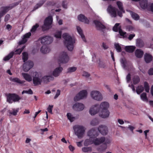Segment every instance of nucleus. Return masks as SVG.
<instances>
[{"label":"nucleus","mask_w":153,"mask_h":153,"mask_svg":"<svg viewBox=\"0 0 153 153\" xmlns=\"http://www.w3.org/2000/svg\"><path fill=\"white\" fill-rule=\"evenodd\" d=\"M62 37L64 39V44L68 50L70 51H72L74 48V44L75 42L74 39L67 33H64Z\"/></svg>","instance_id":"nucleus-1"},{"label":"nucleus","mask_w":153,"mask_h":153,"mask_svg":"<svg viewBox=\"0 0 153 153\" xmlns=\"http://www.w3.org/2000/svg\"><path fill=\"white\" fill-rule=\"evenodd\" d=\"M75 134L79 138H81L83 137L85 130V128L82 126L76 125L73 127Z\"/></svg>","instance_id":"nucleus-2"},{"label":"nucleus","mask_w":153,"mask_h":153,"mask_svg":"<svg viewBox=\"0 0 153 153\" xmlns=\"http://www.w3.org/2000/svg\"><path fill=\"white\" fill-rule=\"evenodd\" d=\"M53 21V17L52 16H49L47 17L45 19L44 24L42 27V30L43 31H45L50 28Z\"/></svg>","instance_id":"nucleus-3"},{"label":"nucleus","mask_w":153,"mask_h":153,"mask_svg":"<svg viewBox=\"0 0 153 153\" xmlns=\"http://www.w3.org/2000/svg\"><path fill=\"white\" fill-rule=\"evenodd\" d=\"M70 60V58L67 53L63 52L60 53L57 59L59 64H66Z\"/></svg>","instance_id":"nucleus-4"},{"label":"nucleus","mask_w":153,"mask_h":153,"mask_svg":"<svg viewBox=\"0 0 153 153\" xmlns=\"http://www.w3.org/2000/svg\"><path fill=\"white\" fill-rule=\"evenodd\" d=\"M91 98L94 100L97 101H102L103 97L101 93L97 90L92 91L90 94Z\"/></svg>","instance_id":"nucleus-5"},{"label":"nucleus","mask_w":153,"mask_h":153,"mask_svg":"<svg viewBox=\"0 0 153 153\" xmlns=\"http://www.w3.org/2000/svg\"><path fill=\"white\" fill-rule=\"evenodd\" d=\"M33 84L35 85H38L41 84L42 82V77L40 74L36 72H34L33 74Z\"/></svg>","instance_id":"nucleus-6"},{"label":"nucleus","mask_w":153,"mask_h":153,"mask_svg":"<svg viewBox=\"0 0 153 153\" xmlns=\"http://www.w3.org/2000/svg\"><path fill=\"white\" fill-rule=\"evenodd\" d=\"M20 99V97L15 94H9L7 97V101L10 103L18 102Z\"/></svg>","instance_id":"nucleus-7"},{"label":"nucleus","mask_w":153,"mask_h":153,"mask_svg":"<svg viewBox=\"0 0 153 153\" xmlns=\"http://www.w3.org/2000/svg\"><path fill=\"white\" fill-rule=\"evenodd\" d=\"M87 92L85 90H83L79 92L74 98V100L77 101L86 98L87 96Z\"/></svg>","instance_id":"nucleus-8"},{"label":"nucleus","mask_w":153,"mask_h":153,"mask_svg":"<svg viewBox=\"0 0 153 153\" xmlns=\"http://www.w3.org/2000/svg\"><path fill=\"white\" fill-rule=\"evenodd\" d=\"M40 42L43 44H50L53 41V38L49 36H46L42 37L39 40Z\"/></svg>","instance_id":"nucleus-9"},{"label":"nucleus","mask_w":153,"mask_h":153,"mask_svg":"<svg viewBox=\"0 0 153 153\" xmlns=\"http://www.w3.org/2000/svg\"><path fill=\"white\" fill-rule=\"evenodd\" d=\"M119 25L120 23L116 24L113 27V30L115 32L119 31L120 36H122V37L123 38L126 37V32H123L121 29L120 27L119 26Z\"/></svg>","instance_id":"nucleus-10"},{"label":"nucleus","mask_w":153,"mask_h":153,"mask_svg":"<svg viewBox=\"0 0 153 153\" xmlns=\"http://www.w3.org/2000/svg\"><path fill=\"white\" fill-rule=\"evenodd\" d=\"M84 105L81 102H76L73 105V109L75 111H82L85 108Z\"/></svg>","instance_id":"nucleus-11"},{"label":"nucleus","mask_w":153,"mask_h":153,"mask_svg":"<svg viewBox=\"0 0 153 153\" xmlns=\"http://www.w3.org/2000/svg\"><path fill=\"white\" fill-rule=\"evenodd\" d=\"M110 113L108 109L100 110L99 112V116L102 118L106 119L109 117Z\"/></svg>","instance_id":"nucleus-12"},{"label":"nucleus","mask_w":153,"mask_h":153,"mask_svg":"<svg viewBox=\"0 0 153 153\" xmlns=\"http://www.w3.org/2000/svg\"><path fill=\"white\" fill-rule=\"evenodd\" d=\"M99 20L100 21L98 20H94V23L96 26L97 29L99 30H102L105 28V27L102 23V22L101 18L99 17Z\"/></svg>","instance_id":"nucleus-13"},{"label":"nucleus","mask_w":153,"mask_h":153,"mask_svg":"<svg viewBox=\"0 0 153 153\" xmlns=\"http://www.w3.org/2000/svg\"><path fill=\"white\" fill-rule=\"evenodd\" d=\"M117 9L111 5H109L107 9V11L112 17H115L117 16Z\"/></svg>","instance_id":"nucleus-14"},{"label":"nucleus","mask_w":153,"mask_h":153,"mask_svg":"<svg viewBox=\"0 0 153 153\" xmlns=\"http://www.w3.org/2000/svg\"><path fill=\"white\" fill-rule=\"evenodd\" d=\"M139 8L141 9H147L149 6L148 0H140Z\"/></svg>","instance_id":"nucleus-15"},{"label":"nucleus","mask_w":153,"mask_h":153,"mask_svg":"<svg viewBox=\"0 0 153 153\" xmlns=\"http://www.w3.org/2000/svg\"><path fill=\"white\" fill-rule=\"evenodd\" d=\"M98 105L97 104H96L92 106L90 108L89 112L92 116L94 115L99 112V109H97V107Z\"/></svg>","instance_id":"nucleus-16"},{"label":"nucleus","mask_w":153,"mask_h":153,"mask_svg":"<svg viewBox=\"0 0 153 153\" xmlns=\"http://www.w3.org/2000/svg\"><path fill=\"white\" fill-rule=\"evenodd\" d=\"M87 135L93 139L98 135V133L95 128H92L87 133Z\"/></svg>","instance_id":"nucleus-17"},{"label":"nucleus","mask_w":153,"mask_h":153,"mask_svg":"<svg viewBox=\"0 0 153 153\" xmlns=\"http://www.w3.org/2000/svg\"><path fill=\"white\" fill-rule=\"evenodd\" d=\"M33 62L30 61H28L24 64L23 69L25 71L27 72L33 67Z\"/></svg>","instance_id":"nucleus-18"},{"label":"nucleus","mask_w":153,"mask_h":153,"mask_svg":"<svg viewBox=\"0 0 153 153\" xmlns=\"http://www.w3.org/2000/svg\"><path fill=\"white\" fill-rule=\"evenodd\" d=\"M63 70V68L60 66L56 68L52 71V75L55 77L59 76Z\"/></svg>","instance_id":"nucleus-19"},{"label":"nucleus","mask_w":153,"mask_h":153,"mask_svg":"<svg viewBox=\"0 0 153 153\" xmlns=\"http://www.w3.org/2000/svg\"><path fill=\"white\" fill-rule=\"evenodd\" d=\"M109 107V104L107 102H102L100 103L99 105V111L108 109Z\"/></svg>","instance_id":"nucleus-20"},{"label":"nucleus","mask_w":153,"mask_h":153,"mask_svg":"<svg viewBox=\"0 0 153 153\" xmlns=\"http://www.w3.org/2000/svg\"><path fill=\"white\" fill-rule=\"evenodd\" d=\"M117 5L118 6L120 11L117 12L118 15L120 17L122 16V13H124L125 11L123 9L122 3L120 1H117L116 3Z\"/></svg>","instance_id":"nucleus-21"},{"label":"nucleus","mask_w":153,"mask_h":153,"mask_svg":"<svg viewBox=\"0 0 153 153\" xmlns=\"http://www.w3.org/2000/svg\"><path fill=\"white\" fill-rule=\"evenodd\" d=\"M98 129L99 131L103 135H105L108 133V128L105 126L100 125Z\"/></svg>","instance_id":"nucleus-22"},{"label":"nucleus","mask_w":153,"mask_h":153,"mask_svg":"<svg viewBox=\"0 0 153 153\" xmlns=\"http://www.w3.org/2000/svg\"><path fill=\"white\" fill-rule=\"evenodd\" d=\"M77 19L78 21L85 23L87 24L89 23V20L83 14H80L79 15L77 16Z\"/></svg>","instance_id":"nucleus-23"},{"label":"nucleus","mask_w":153,"mask_h":153,"mask_svg":"<svg viewBox=\"0 0 153 153\" xmlns=\"http://www.w3.org/2000/svg\"><path fill=\"white\" fill-rule=\"evenodd\" d=\"M104 137H102L100 138H96L93 139V143L95 145H98L103 143L104 142Z\"/></svg>","instance_id":"nucleus-24"},{"label":"nucleus","mask_w":153,"mask_h":153,"mask_svg":"<svg viewBox=\"0 0 153 153\" xmlns=\"http://www.w3.org/2000/svg\"><path fill=\"white\" fill-rule=\"evenodd\" d=\"M40 51L42 53L44 54H46L50 52L51 49L50 48L47 46L43 45L41 48Z\"/></svg>","instance_id":"nucleus-25"},{"label":"nucleus","mask_w":153,"mask_h":153,"mask_svg":"<svg viewBox=\"0 0 153 153\" xmlns=\"http://www.w3.org/2000/svg\"><path fill=\"white\" fill-rule=\"evenodd\" d=\"M31 35V33L30 32L25 34L23 36L22 40L19 42V44L21 45L26 42L27 41V39L29 38Z\"/></svg>","instance_id":"nucleus-26"},{"label":"nucleus","mask_w":153,"mask_h":153,"mask_svg":"<svg viewBox=\"0 0 153 153\" xmlns=\"http://www.w3.org/2000/svg\"><path fill=\"white\" fill-rule=\"evenodd\" d=\"M144 54L143 51L140 49H137L136 50L135 52V56L138 58H141Z\"/></svg>","instance_id":"nucleus-27"},{"label":"nucleus","mask_w":153,"mask_h":153,"mask_svg":"<svg viewBox=\"0 0 153 153\" xmlns=\"http://www.w3.org/2000/svg\"><path fill=\"white\" fill-rule=\"evenodd\" d=\"M10 80L13 82H15L18 83L19 84L21 85H23L24 83L25 82V81L21 80L19 78H18L11 77L10 78Z\"/></svg>","instance_id":"nucleus-28"},{"label":"nucleus","mask_w":153,"mask_h":153,"mask_svg":"<svg viewBox=\"0 0 153 153\" xmlns=\"http://www.w3.org/2000/svg\"><path fill=\"white\" fill-rule=\"evenodd\" d=\"M136 48L134 46H126L125 47L124 49L127 52L129 53L133 52Z\"/></svg>","instance_id":"nucleus-29"},{"label":"nucleus","mask_w":153,"mask_h":153,"mask_svg":"<svg viewBox=\"0 0 153 153\" xmlns=\"http://www.w3.org/2000/svg\"><path fill=\"white\" fill-rule=\"evenodd\" d=\"M22 75L24 79L26 81L30 82L32 80V78L31 76L28 74L22 73Z\"/></svg>","instance_id":"nucleus-30"},{"label":"nucleus","mask_w":153,"mask_h":153,"mask_svg":"<svg viewBox=\"0 0 153 153\" xmlns=\"http://www.w3.org/2000/svg\"><path fill=\"white\" fill-rule=\"evenodd\" d=\"M144 59L146 62L149 63L152 61V57L150 54L145 53L144 56Z\"/></svg>","instance_id":"nucleus-31"},{"label":"nucleus","mask_w":153,"mask_h":153,"mask_svg":"<svg viewBox=\"0 0 153 153\" xmlns=\"http://www.w3.org/2000/svg\"><path fill=\"white\" fill-rule=\"evenodd\" d=\"M52 77L50 76H45L42 77V82L45 83H47L49 82Z\"/></svg>","instance_id":"nucleus-32"},{"label":"nucleus","mask_w":153,"mask_h":153,"mask_svg":"<svg viewBox=\"0 0 153 153\" xmlns=\"http://www.w3.org/2000/svg\"><path fill=\"white\" fill-rule=\"evenodd\" d=\"M76 29L77 32L81 36V37L82 38V40L84 41H85V36L83 33L81 27L79 26H76Z\"/></svg>","instance_id":"nucleus-33"},{"label":"nucleus","mask_w":153,"mask_h":153,"mask_svg":"<svg viewBox=\"0 0 153 153\" xmlns=\"http://www.w3.org/2000/svg\"><path fill=\"white\" fill-rule=\"evenodd\" d=\"M93 143V139L89 137L88 139H86L84 142L85 146H88Z\"/></svg>","instance_id":"nucleus-34"},{"label":"nucleus","mask_w":153,"mask_h":153,"mask_svg":"<svg viewBox=\"0 0 153 153\" xmlns=\"http://www.w3.org/2000/svg\"><path fill=\"white\" fill-rule=\"evenodd\" d=\"M107 148L106 145H104V144L98 147L97 148L98 151L100 152H104Z\"/></svg>","instance_id":"nucleus-35"},{"label":"nucleus","mask_w":153,"mask_h":153,"mask_svg":"<svg viewBox=\"0 0 153 153\" xmlns=\"http://www.w3.org/2000/svg\"><path fill=\"white\" fill-rule=\"evenodd\" d=\"M104 140L103 143L104 145H106L107 146L108 145H110L111 142V139L110 138H105L104 137Z\"/></svg>","instance_id":"nucleus-36"},{"label":"nucleus","mask_w":153,"mask_h":153,"mask_svg":"<svg viewBox=\"0 0 153 153\" xmlns=\"http://www.w3.org/2000/svg\"><path fill=\"white\" fill-rule=\"evenodd\" d=\"M141 100L143 101L147 102L148 100L146 96V94L145 93H143L140 95Z\"/></svg>","instance_id":"nucleus-37"},{"label":"nucleus","mask_w":153,"mask_h":153,"mask_svg":"<svg viewBox=\"0 0 153 153\" xmlns=\"http://www.w3.org/2000/svg\"><path fill=\"white\" fill-rule=\"evenodd\" d=\"M132 17L135 20H138L139 19V16L136 13H134L130 11H129Z\"/></svg>","instance_id":"nucleus-38"},{"label":"nucleus","mask_w":153,"mask_h":153,"mask_svg":"<svg viewBox=\"0 0 153 153\" xmlns=\"http://www.w3.org/2000/svg\"><path fill=\"white\" fill-rule=\"evenodd\" d=\"M45 1L42 0L40 1L39 3L37 4L34 7L33 11H34L41 7L45 3Z\"/></svg>","instance_id":"nucleus-39"},{"label":"nucleus","mask_w":153,"mask_h":153,"mask_svg":"<svg viewBox=\"0 0 153 153\" xmlns=\"http://www.w3.org/2000/svg\"><path fill=\"white\" fill-rule=\"evenodd\" d=\"M62 32L61 31H57L54 34V36L57 39H61V38Z\"/></svg>","instance_id":"nucleus-40"},{"label":"nucleus","mask_w":153,"mask_h":153,"mask_svg":"<svg viewBox=\"0 0 153 153\" xmlns=\"http://www.w3.org/2000/svg\"><path fill=\"white\" fill-rule=\"evenodd\" d=\"M144 90V88L142 86H139L136 88V92L137 94H139L143 92Z\"/></svg>","instance_id":"nucleus-41"},{"label":"nucleus","mask_w":153,"mask_h":153,"mask_svg":"<svg viewBox=\"0 0 153 153\" xmlns=\"http://www.w3.org/2000/svg\"><path fill=\"white\" fill-rule=\"evenodd\" d=\"M13 54L14 53L13 52H11L8 55L5 56L3 60L4 61H7L9 60L13 57Z\"/></svg>","instance_id":"nucleus-42"},{"label":"nucleus","mask_w":153,"mask_h":153,"mask_svg":"<svg viewBox=\"0 0 153 153\" xmlns=\"http://www.w3.org/2000/svg\"><path fill=\"white\" fill-rule=\"evenodd\" d=\"M77 68L75 67H71L68 68L67 70V73H68L74 72L76 71Z\"/></svg>","instance_id":"nucleus-43"},{"label":"nucleus","mask_w":153,"mask_h":153,"mask_svg":"<svg viewBox=\"0 0 153 153\" xmlns=\"http://www.w3.org/2000/svg\"><path fill=\"white\" fill-rule=\"evenodd\" d=\"M18 109H13L12 110H9V112L10 115L16 116L18 111Z\"/></svg>","instance_id":"nucleus-44"},{"label":"nucleus","mask_w":153,"mask_h":153,"mask_svg":"<svg viewBox=\"0 0 153 153\" xmlns=\"http://www.w3.org/2000/svg\"><path fill=\"white\" fill-rule=\"evenodd\" d=\"M136 45L137 46L140 48H142L144 46V43L143 41L141 40H139L137 41Z\"/></svg>","instance_id":"nucleus-45"},{"label":"nucleus","mask_w":153,"mask_h":153,"mask_svg":"<svg viewBox=\"0 0 153 153\" xmlns=\"http://www.w3.org/2000/svg\"><path fill=\"white\" fill-rule=\"evenodd\" d=\"M82 150L84 152H90L92 150V148L91 147H83Z\"/></svg>","instance_id":"nucleus-46"},{"label":"nucleus","mask_w":153,"mask_h":153,"mask_svg":"<svg viewBox=\"0 0 153 153\" xmlns=\"http://www.w3.org/2000/svg\"><path fill=\"white\" fill-rule=\"evenodd\" d=\"M132 80L134 84H136L139 82L140 79L138 76H135L133 78Z\"/></svg>","instance_id":"nucleus-47"},{"label":"nucleus","mask_w":153,"mask_h":153,"mask_svg":"<svg viewBox=\"0 0 153 153\" xmlns=\"http://www.w3.org/2000/svg\"><path fill=\"white\" fill-rule=\"evenodd\" d=\"M99 123L98 120L97 119H95L91 122L90 124L92 126H95L98 125Z\"/></svg>","instance_id":"nucleus-48"},{"label":"nucleus","mask_w":153,"mask_h":153,"mask_svg":"<svg viewBox=\"0 0 153 153\" xmlns=\"http://www.w3.org/2000/svg\"><path fill=\"white\" fill-rule=\"evenodd\" d=\"M114 45L115 49L118 52H120L121 51V47L119 44L115 43Z\"/></svg>","instance_id":"nucleus-49"},{"label":"nucleus","mask_w":153,"mask_h":153,"mask_svg":"<svg viewBox=\"0 0 153 153\" xmlns=\"http://www.w3.org/2000/svg\"><path fill=\"white\" fill-rule=\"evenodd\" d=\"M22 54L23 56L22 59L23 60L24 62H25L27 60L28 58V55L26 52H23Z\"/></svg>","instance_id":"nucleus-50"},{"label":"nucleus","mask_w":153,"mask_h":153,"mask_svg":"<svg viewBox=\"0 0 153 153\" xmlns=\"http://www.w3.org/2000/svg\"><path fill=\"white\" fill-rule=\"evenodd\" d=\"M67 116L68 119L70 120L71 122H73L75 120V117L71 113H68L67 114Z\"/></svg>","instance_id":"nucleus-51"},{"label":"nucleus","mask_w":153,"mask_h":153,"mask_svg":"<svg viewBox=\"0 0 153 153\" xmlns=\"http://www.w3.org/2000/svg\"><path fill=\"white\" fill-rule=\"evenodd\" d=\"M144 87L145 91L147 92H149L150 89L148 83L146 82H144Z\"/></svg>","instance_id":"nucleus-52"},{"label":"nucleus","mask_w":153,"mask_h":153,"mask_svg":"<svg viewBox=\"0 0 153 153\" xmlns=\"http://www.w3.org/2000/svg\"><path fill=\"white\" fill-rule=\"evenodd\" d=\"M68 2L66 0H64L62 1V6L65 9H67L68 8Z\"/></svg>","instance_id":"nucleus-53"},{"label":"nucleus","mask_w":153,"mask_h":153,"mask_svg":"<svg viewBox=\"0 0 153 153\" xmlns=\"http://www.w3.org/2000/svg\"><path fill=\"white\" fill-rule=\"evenodd\" d=\"M25 46H23L21 48H19L18 49L16 50L15 51V54H20L22 50L24 49L25 48Z\"/></svg>","instance_id":"nucleus-54"},{"label":"nucleus","mask_w":153,"mask_h":153,"mask_svg":"<svg viewBox=\"0 0 153 153\" xmlns=\"http://www.w3.org/2000/svg\"><path fill=\"white\" fill-rule=\"evenodd\" d=\"M39 27V25L36 24L33 26L30 30V31L32 32H34L36 30L37 28Z\"/></svg>","instance_id":"nucleus-55"},{"label":"nucleus","mask_w":153,"mask_h":153,"mask_svg":"<svg viewBox=\"0 0 153 153\" xmlns=\"http://www.w3.org/2000/svg\"><path fill=\"white\" fill-rule=\"evenodd\" d=\"M25 93L32 94H33V92L31 89H29L27 91H23L22 92V94H23Z\"/></svg>","instance_id":"nucleus-56"},{"label":"nucleus","mask_w":153,"mask_h":153,"mask_svg":"<svg viewBox=\"0 0 153 153\" xmlns=\"http://www.w3.org/2000/svg\"><path fill=\"white\" fill-rule=\"evenodd\" d=\"M53 107V105H50L48 106L47 108V110L48 112L51 114H52V110Z\"/></svg>","instance_id":"nucleus-57"},{"label":"nucleus","mask_w":153,"mask_h":153,"mask_svg":"<svg viewBox=\"0 0 153 153\" xmlns=\"http://www.w3.org/2000/svg\"><path fill=\"white\" fill-rule=\"evenodd\" d=\"M126 29L128 31H132L134 30V28L132 26L128 25L126 27Z\"/></svg>","instance_id":"nucleus-58"},{"label":"nucleus","mask_w":153,"mask_h":153,"mask_svg":"<svg viewBox=\"0 0 153 153\" xmlns=\"http://www.w3.org/2000/svg\"><path fill=\"white\" fill-rule=\"evenodd\" d=\"M148 10H150L153 13V3H150L149 4Z\"/></svg>","instance_id":"nucleus-59"},{"label":"nucleus","mask_w":153,"mask_h":153,"mask_svg":"<svg viewBox=\"0 0 153 153\" xmlns=\"http://www.w3.org/2000/svg\"><path fill=\"white\" fill-rule=\"evenodd\" d=\"M135 36V35L134 33L130 34L128 37V39L129 40H131Z\"/></svg>","instance_id":"nucleus-60"},{"label":"nucleus","mask_w":153,"mask_h":153,"mask_svg":"<svg viewBox=\"0 0 153 153\" xmlns=\"http://www.w3.org/2000/svg\"><path fill=\"white\" fill-rule=\"evenodd\" d=\"M82 76H85L86 78H88L90 76V75L88 72L84 71L82 73Z\"/></svg>","instance_id":"nucleus-61"},{"label":"nucleus","mask_w":153,"mask_h":153,"mask_svg":"<svg viewBox=\"0 0 153 153\" xmlns=\"http://www.w3.org/2000/svg\"><path fill=\"white\" fill-rule=\"evenodd\" d=\"M148 74L149 75H153V67L150 68L148 71Z\"/></svg>","instance_id":"nucleus-62"},{"label":"nucleus","mask_w":153,"mask_h":153,"mask_svg":"<svg viewBox=\"0 0 153 153\" xmlns=\"http://www.w3.org/2000/svg\"><path fill=\"white\" fill-rule=\"evenodd\" d=\"M128 128L129 129L132 133H133V130L135 128L134 127L131 125H129L128 127Z\"/></svg>","instance_id":"nucleus-63"},{"label":"nucleus","mask_w":153,"mask_h":153,"mask_svg":"<svg viewBox=\"0 0 153 153\" xmlns=\"http://www.w3.org/2000/svg\"><path fill=\"white\" fill-rule=\"evenodd\" d=\"M121 62L122 64V66L124 68H126V66L127 64L126 62L124 61L123 59L121 60Z\"/></svg>","instance_id":"nucleus-64"}]
</instances>
